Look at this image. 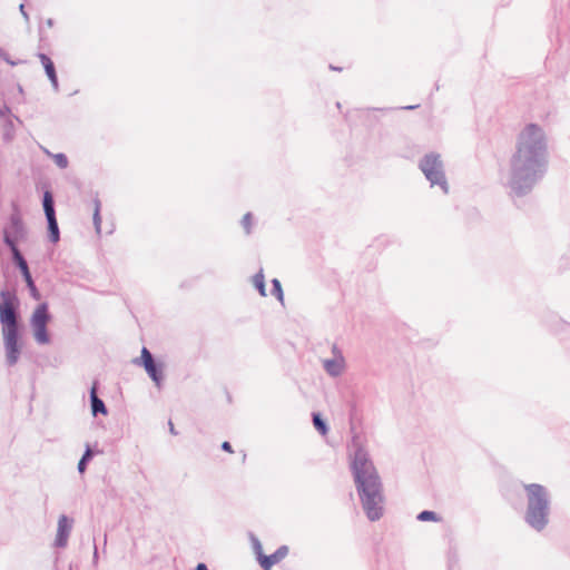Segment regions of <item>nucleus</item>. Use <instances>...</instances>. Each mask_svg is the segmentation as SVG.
I'll return each instance as SVG.
<instances>
[{
    "label": "nucleus",
    "mask_w": 570,
    "mask_h": 570,
    "mask_svg": "<svg viewBox=\"0 0 570 570\" xmlns=\"http://www.w3.org/2000/svg\"><path fill=\"white\" fill-rule=\"evenodd\" d=\"M141 360L144 365L155 361L153 354L146 347L141 350Z\"/></svg>",
    "instance_id": "obj_27"
},
{
    "label": "nucleus",
    "mask_w": 570,
    "mask_h": 570,
    "mask_svg": "<svg viewBox=\"0 0 570 570\" xmlns=\"http://www.w3.org/2000/svg\"><path fill=\"white\" fill-rule=\"evenodd\" d=\"M42 206L46 218L56 216L53 195L50 190H45Z\"/></svg>",
    "instance_id": "obj_16"
},
{
    "label": "nucleus",
    "mask_w": 570,
    "mask_h": 570,
    "mask_svg": "<svg viewBox=\"0 0 570 570\" xmlns=\"http://www.w3.org/2000/svg\"><path fill=\"white\" fill-rule=\"evenodd\" d=\"M250 542H252L253 550L257 554V559L259 560L261 556H264L262 543L258 540V538H256L254 534H250Z\"/></svg>",
    "instance_id": "obj_25"
},
{
    "label": "nucleus",
    "mask_w": 570,
    "mask_h": 570,
    "mask_svg": "<svg viewBox=\"0 0 570 570\" xmlns=\"http://www.w3.org/2000/svg\"><path fill=\"white\" fill-rule=\"evenodd\" d=\"M272 294L283 303L284 294L281 282L277 278L272 279Z\"/></svg>",
    "instance_id": "obj_23"
},
{
    "label": "nucleus",
    "mask_w": 570,
    "mask_h": 570,
    "mask_svg": "<svg viewBox=\"0 0 570 570\" xmlns=\"http://www.w3.org/2000/svg\"><path fill=\"white\" fill-rule=\"evenodd\" d=\"M0 57H2L3 59H6L10 65L14 66V62L13 61H10L7 57H6V52L3 49L0 48Z\"/></svg>",
    "instance_id": "obj_32"
},
{
    "label": "nucleus",
    "mask_w": 570,
    "mask_h": 570,
    "mask_svg": "<svg viewBox=\"0 0 570 570\" xmlns=\"http://www.w3.org/2000/svg\"><path fill=\"white\" fill-rule=\"evenodd\" d=\"M313 424L322 435L327 434L328 426L320 413H313Z\"/></svg>",
    "instance_id": "obj_20"
},
{
    "label": "nucleus",
    "mask_w": 570,
    "mask_h": 570,
    "mask_svg": "<svg viewBox=\"0 0 570 570\" xmlns=\"http://www.w3.org/2000/svg\"><path fill=\"white\" fill-rule=\"evenodd\" d=\"M10 112V109L7 105L0 106V117H4Z\"/></svg>",
    "instance_id": "obj_28"
},
{
    "label": "nucleus",
    "mask_w": 570,
    "mask_h": 570,
    "mask_svg": "<svg viewBox=\"0 0 570 570\" xmlns=\"http://www.w3.org/2000/svg\"><path fill=\"white\" fill-rule=\"evenodd\" d=\"M90 405L94 416H97L98 414L106 415L108 413L105 402L97 394V382H94V385L90 389Z\"/></svg>",
    "instance_id": "obj_14"
},
{
    "label": "nucleus",
    "mask_w": 570,
    "mask_h": 570,
    "mask_svg": "<svg viewBox=\"0 0 570 570\" xmlns=\"http://www.w3.org/2000/svg\"><path fill=\"white\" fill-rule=\"evenodd\" d=\"M47 27L51 28L53 26V20L51 18L46 20Z\"/></svg>",
    "instance_id": "obj_36"
},
{
    "label": "nucleus",
    "mask_w": 570,
    "mask_h": 570,
    "mask_svg": "<svg viewBox=\"0 0 570 570\" xmlns=\"http://www.w3.org/2000/svg\"><path fill=\"white\" fill-rule=\"evenodd\" d=\"M19 10H20L22 17L24 18V20L28 22L29 21V14L27 13V11L24 9V4L23 3H21L19 6Z\"/></svg>",
    "instance_id": "obj_29"
},
{
    "label": "nucleus",
    "mask_w": 570,
    "mask_h": 570,
    "mask_svg": "<svg viewBox=\"0 0 570 570\" xmlns=\"http://www.w3.org/2000/svg\"><path fill=\"white\" fill-rule=\"evenodd\" d=\"M13 264L17 266V268H19L26 284H27V287L29 288V292H30V295L35 298V299H39L40 298V294H39V291L35 284V281L31 276V273L29 271V266H28V263L26 261V258L23 256H20V257H17L14 259H12Z\"/></svg>",
    "instance_id": "obj_10"
},
{
    "label": "nucleus",
    "mask_w": 570,
    "mask_h": 570,
    "mask_svg": "<svg viewBox=\"0 0 570 570\" xmlns=\"http://www.w3.org/2000/svg\"><path fill=\"white\" fill-rule=\"evenodd\" d=\"M73 520L66 514H61L58 519L57 534L55 539V547L66 548L68 539L72 530Z\"/></svg>",
    "instance_id": "obj_9"
},
{
    "label": "nucleus",
    "mask_w": 570,
    "mask_h": 570,
    "mask_svg": "<svg viewBox=\"0 0 570 570\" xmlns=\"http://www.w3.org/2000/svg\"><path fill=\"white\" fill-rule=\"evenodd\" d=\"M332 352H333L334 356H338V353H341V351L338 350L337 345H335V344L332 347Z\"/></svg>",
    "instance_id": "obj_34"
},
{
    "label": "nucleus",
    "mask_w": 570,
    "mask_h": 570,
    "mask_svg": "<svg viewBox=\"0 0 570 570\" xmlns=\"http://www.w3.org/2000/svg\"><path fill=\"white\" fill-rule=\"evenodd\" d=\"M38 58L40 59V61L45 68L46 75L48 76L55 91H58L59 83H58L56 68H55L52 60L46 53H41V52L38 53Z\"/></svg>",
    "instance_id": "obj_13"
},
{
    "label": "nucleus",
    "mask_w": 570,
    "mask_h": 570,
    "mask_svg": "<svg viewBox=\"0 0 570 570\" xmlns=\"http://www.w3.org/2000/svg\"><path fill=\"white\" fill-rule=\"evenodd\" d=\"M47 223H48V232H49L50 240L52 243H58L60 239V232H59V226H58L56 216L48 217Z\"/></svg>",
    "instance_id": "obj_17"
},
{
    "label": "nucleus",
    "mask_w": 570,
    "mask_h": 570,
    "mask_svg": "<svg viewBox=\"0 0 570 570\" xmlns=\"http://www.w3.org/2000/svg\"><path fill=\"white\" fill-rule=\"evenodd\" d=\"M420 521H439L440 518L434 511L424 510L417 514Z\"/></svg>",
    "instance_id": "obj_24"
},
{
    "label": "nucleus",
    "mask_w": 570,
    "mask_h": 570,
    "mask_svg": "<svg viewBox=\"0 0 570 570\" xmlns=\"http://www.w3.org/2000/svg\"><path fill=\"white\" fill-rule=\"evenodd\" d=\"M527 493L525 522L537 531L549 522L551 497L548 489L539 483L523 484Z\"/></svg>",
    "instance_id": "obj_5"
},
{
    "label": "nucleus",
    "mask_w": 570,
    "mask_h": 570,
    "mask_svg": "<svg viewBox=\"0 0 570 570\" xmlns=\"http://www.w3.org/2000/svg\"><path fill=\"white\" fill-rule=\"evenodd\" d=\"M253 285L262 296H266L265 278L262 269L253 276Z\"/></svg>",
    "instance_id": "obj_19"
},
{
    "label": "nucleus",
    "mask_w": 570,
    "mask_h": 570,
    "mask_svg": "<svg viewBox=\"0 0 570 570\" xmlns=\"http://www.w3.org/2000/svg\"><path fill=\"white\" fill-rule=\"evenodd\" d=\"M92 459V451L90 449V445H86L85 453L82 454L81 459L78 462V471L79 473H83L87 469L88 462Z\"/></svg>",
    "instance_id": "obj_21"
},
{
    "label": "nucleus",
    "mask_w": 570,
    "mask_h": 570,
    "mask_svg": "<svg viewBox=\"0 0 570 570\" xmlns=\"http://www.w3.org/2000/svg\"><path fill=\"white\" fill-rule=\"evenodd\" d=\"M169 431H170V433H171V434H174V435H176V434H177V432L175 431V428H174V424H173V422H171V421H169Z\"/></svg>",
    "instance_id": "obj_35"
},
{
    "label": "nucleus",
    "mask_w": 570,
    "mask_h": 570,
    "mask_svg": "<svg viewBox=\"0 0 570 570\" xmlns=\"http://www.w3.org/2000/svg\"><path fill=\"white\" fill-rule=\"evenodd\" d=\"M417 106H405V107H402V109H405V110H412V109H415Z\"/></svg>",
    "instance_id": "obj_37"
},
{
    "label": "nucleus",
    "mask_w": 570,
    "mask_h": 570,
    "mask_svg": "<svg viewBox=\"0 0 570 570\" xmlns=\"http://www.w3.org/2000/svg\"><path fill=\"white\" fill-rule=\"evenodd\" d=\"M28 237V228L23 219L14 206L13 213L9 216L8 223L2 229V240L11 252V258L23 256L18 247L20 242H24Z\"/></svg>",
    "instance_id": "obj_6"
},
{
    "label": "nucleus",
    "mask_w": 570,
    "mask_h": 570,
    "mask_svg": "<svg viewBox=\"0 0 570 570\" xmlns=\"http://www.w3.org/2000/svg\"><path fill=\"white\" fill-rule=\"evenodd\" d=\"M548 167V142L537 124L527 125L518 136L504 181L512 198L523 197L543 178Z\"/></svg>",
    "instance_id": "obj_1"
},
{
    "label": "nucleus",
    "mask_w": 570,
    "mask_h": 570,
    "mask_svg": "<svg viewBox=\"0 0 570 570\" xmlns=\"http://www.w3.org/2000/svg\"><path fill=\"white\" fill-rule=\"evenodd\" d=\"M331 69H333V70H341V68H336L334 66H331Z\"/></svg>",
    "instance_id": "obj_38"
},
{
    "label": "nucleus",
    "mask_w": 570,
    "mask_h": 570,
    "mask_svg": "<svg viewBox=\"0 0 570 570\" xmlns=\"http://www.w3.org/2000/svg\"><path fill=\"white\" fill-rule=\"evenodd\" d=\"M344 366L345 362L342 353H338V356L323 361L325 372L332 377L340 376L344 371Z\"/></svg>",
    "instance_id": "obj_11"
},
{
    "label": "nucleus",
    "mask_w": 570,
    "mask_h": 570,
    "mask_svg": "<svg viewBox=\"0 0 570 570\" xmlns=\"http://www.w3.org/2000/svg\"><path fill=\"white\" fill-rule=\"evenodd\" d=\"M100 209H101V203H100L98 196H96L94 198V216H92V220H94V226H95V229H96L97 234H100V230H101Z\"/></svg>",
    "instance_id": "obj_18"
},
{
    "label": "nucleus",
    "mask_w": 570,
    "mask_h": 570,
    "mask_svg": "<svg viewBox=\"0 0 570 570\" xmlns=\"http://www.w3.org/2000/svg\"><path fill=\"white\" fill-rule=\"evenodd\" d=\"M0 323L1 334L6 352V363L13 366L18 363L21 354L20 338V301L13 289L2 288L0 291Z\"/></svg>",
    "instance_id": "obj_4"
},
{
    "label": "nucleus",
    "mask_w": 570,
    "mask_h": 570,
    "mask_svg": "<svg viewBox=\"0 0 570 570\" xmlns=\"http://www.w3.org/2000/svg\"><path fill=\"white\" fill-rule=\"evenodd\" d=\"M47 154L50 155L53 158L56 165L59 168L65 169V168L68 167V158H67V156L65 154H62V153L50 154L49 151H47Z\"/></svg>",
    "instance_id": "obj_22"
},
{
    "label": "nucleus",
    "mask_w": 570,
    "mask_h": 570,
    "mask_svg": "<svg viewBox=\"0 0 570 570\" xmlns=\"http://www.w3.org/2000/svg\"><path fill=\"white\" fill-rule=\"evenodd\" d=\"M222 449H223L224 451H227V452H233V450H232V445H230V443H229V442H227V441L223 442V444H222Z\"/></svg>",
    "instance_id": "obj_30"
},
{
    "label": "nucleus",
    "mask_w": 570,
    "mask_h": 570,
    "mask_svg": "<svg viewBox=\"0 0 570 570\" xmlns=\"http://www.w3.org/2000/svg\"><path fill=\"white\" fill-rule=\"evenodd\" d=\"M548 167V142L537 124L527 125L518 136L504 181L512 198L523 197L543 178Z\"/></svg>",
    "instance_id": "obj_2"
},
{
    "label": "nucleus",
    "mask_w": 570,
    "mask_h": 570,
    "mask_svg": "<svg viewBox=\"0 0 570 570\" xmlns=\"http://www.w3.org/2000/svg\"><path fill=\"white\" fill-rule=\"evenodd\" d=\"M242 225L246 232V234H250V228H252V214L250 213H247L244 215L243 219H242Z\"/></svg>",
    "instance_id": "obj_26"
},
{
    "label": "nucleus",
    "mask_w": 570,
    "mask_h": 570,
    "mask_svg": "<svg viewBox=\"0 0 570 570\" xmlns=\"http://www.w3.org/2000/svg\"><path fill=\"white\" fill-rule=\"evenodd\" d=\"M50 318L51 316L47 303L39 304L31 314L30 326L32 328L33 338L40 345L50 343V335L47 328Z\"/></svg>",
    "instance_id": "obj_8"
},
{
    "label": "nucleus",
    "mask_w": 570,
    "mask_h": 570,
    "mask_svg": "<svg viewBox=\"0 0 570 570\" xmlns=\"http://www.w3.org/2000/svg\"><path fill=\"white\" fill-rule=\"evenodd\" d=\"M419 168L430 181L431 186H440L444 194L449 193V185L444 173V165L441 155L438 153L426 154L419 163Z\"/></svg>",
    "instance_id": "obj_7"
},
{
    "label": "nucleus",
    "mask_w": 570,
    "mask_h": 570,
    "mask_svg": "<svg viewBox=\"0 0 570 570\" xmlns=\"http://www.w3.org/2000/svg\"><path fill=\"white\" fill-rule=\"evenodd\" d=\"M351 471L367 519L370 521L380 520L384 514L385 503L383 483L367 451L360 444H355Z\"/></svg>",
    "instance_id": "obj_3"
},
{
    "label": "nucleus",
    "mask_w": 570,
    "mask_h": 570,
    "mask_svg": "<svg viewBox=\"0 0 570 570\" xmlns=\"http://www.w3.org/2000/svg\"><path fill=\"white\" fill-rule=\"evenodd\" d=\"M97 562H98V551H97V547L95 546L94 556H92V563L97 564Z\"/></svg>",
    "instance_id": "obj_31"
},
{
    "label": "nucleus",
    "mask_w": 570,
    "mask_h": 570,
    "mask_svg": "<svg viewBox=\"0 0 570 570\" xmlns=\"http://www.w3.org/2000/svg\"><path fill=\"white\" fill-rule=\"evenodd\" d=\"M288 553V548L286 546H281L274 553L269 556H261L259 564L264 570H269L272 566L282 561Z\"/></svg>",
    "instance_id": "obj_12"
},
{
    "label": "nucleus",
    "mask_w": 570,
    "mask_h": 570,
    "mask_svg": "<svg viewBox=\"0 0 570 570\" xmlns=\"http://www.w3.org/2000/svg\"><path fill=\"white\" fill-rule=\"evenodd\" d=\"M195 570H208V568L205 563H198L196 566Z\"/></svg>",
    "instance_id": "obj_33"
},
{
    "label": "nucleus",
    "mask_w": 570,
    "mask_h": 570,
    "mask_svg": "<svg viewBox=\"0 0 570 570\" xmlns=\"http://www.w3.org/2000/svg\"><path fill=\"white\" fill-rule=\"evenodd\" d=\"M145 370L146 372L148 373V375L150 376V379L154 381V383L160 387L161 385V382H163V371H161V367L159 365L156 364V362H150L148 364H145Z\"/></svg>",
    "instance_id": "obj_15"
}]
</instances>
